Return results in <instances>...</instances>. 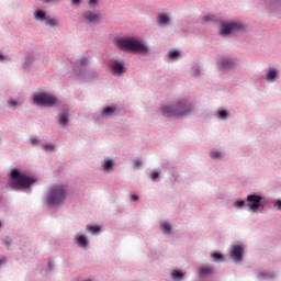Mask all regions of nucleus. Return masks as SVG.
<instances>
[{
  "label": "nucleus",
  "mask_w": 281,
  "mask_h": 281,
  "mask_svg": "<svg viewBox=\"0 0 281 281\" xmlns=\"http://www.w3.org/2000/svg\"><path fill=\"white\" fill-rule=\"evenodd\" d=\"M194 105L188 102V99H182L172 105H165L161 108V114L165 117H181V115H186V113H190Z\"/></svg>",
  "instance_id": "obj_1"
},
{
  "label": "nucleus",
  "mask_w": 281,
  "mask_h": 281,
  "mask_svg": "<svg viewBox=\"0 0 281 281\" xmlns=\"http://www.w3.org/2000/svg\"><path fill=\"white\" fill-rule=\"evenodd\" d=\"M117 47L123 52H134L136 54H148V47L144 43L135 37L120 38L116 41Z\"/></svg>",
  "instance_id": "obj_2"
},
{
  "label": "nucleus",
  "mask_w": 281,
  "mask_h": 281,
  "mask_svg": "<svg viewBox=\"0 0 281 281\" xmlns=\"http://www.w3.org/2000/svg\"><path fill=\"white\" fill-rule=\"evenodd\" d=\"M10 179L12 181L11 188H13V190H27L33 183H36V178L21 173L19 169H13L11 171Z\"/></svg>",
  "instance_id": "obj_3"
},
{
  "label": "nucleus",
  "mask_w": 281,
  "mask_h": 281,
  "mask_svg": "<svg viewBox=\"0 0 281 281\" xmlns=\"http://www.w3.org/2000/svg\"><path fill=\"white\" fill-rule=\"evenodd\" d=\"M67 199V186L54 184L48 191L46 202L49 205H60Z\"/></svg>",
  "instance_id": "obj_4"
},
{
  "label": "nucleus",
  "mask_w": 281,
  "mask_h": 281,
  "mask_svg": "<svg viewBox=\"0 0 281 281\" xmlns=\"http://www.w3.org/2000/svg\"><path fill=\"white\" fill-rule=\"evenodd\" d=\"M34 103L40 106H54L58 99L49 93H40L33 97Z\"/></svg>",
  "instance_id": "obj_5"
},
{
  "label": "nucleus",
  "mask_w": 281,
  "mask_h": 281,
  "mask_svg": "<svg viewBox=\"0 0 281 281\" xmlns=\"http://www.w3.org/2000/svg\"><path fill=\"white\" fill-rule=\"evenodd\" d=\"M86 23H91L92 25H98L102 21V14L100 12L86 11L82 14Z\"/></svg>",
  "instance_id": "obj_6"
},
{
  "label": "nucleus",
  "mask_w": 281,
  "mask_h": 281,
  "mask_svg": "<svg viewBox=\"0 0 281 281\" xmlns=\"http://www.w3.org/2000/svg\"><path fill=\"white\" fill-rule=\"evenodd\" d=\"M262 202L261 195L250 194L247 196V205L251 212H258V207H260V203Z\"/></svg>",
  "instance_id": "obj_7"
},
{
  "label": "nucleus",
  "mask_w": 281,
  "mask_h": 281,
  "mask_svg": "<svg viewBox=\"0 0 281 281\" xmlns=\"http://www.w3.org/2000/svg\"><path fill=\"white\" fill-rule=\"evenodd\" d=\"M241 27H243V25H240L238 23L223 24L222 29L220 30V34L225 36L226 34L234 32V30H240Z\"/></svg>",
  "instance_id": "obj_8"
},
{
  "label": "nucleus",
  "mask_w": 281,
  "mask_h": 281,
  "mask_svg": "<svg viewBox=\"0 0 281 281\" xmlns=\"http://www.w3.org/2000/svg\"><path fill=\"white\" fill-rule=\"evenodd\" d=\"M231 258L235 260V262H240V260H243V247L234 246L233 251L231 254Z\"/></svg>",
  "instance_id": "obj_9"
},
{
  "label": "nucleus",
  "mask_w": 281,
  "mask_h": 281,
  "mask_svg": "<svg viewBox=\"0 0 281 281\" xmlns=\"http://www.w3.org/2000/svg\"><path fill=\"white\" fill-rule=\"evenodd\" d=\"M126 71V68H124V65L114 61L112 63V74L114 76H122V74H124Z\"/></svg>",
  "instance_id": "obj_10"
},
{
  "label": "nucleus",
  "mask_w": 281,
  "mask_h": 281,
  "mask_svg": "<svg viewBox=\"0 0 281 281\" xmlns=\"http://www.w3.org/2000/svg\"><path fill=\"white\" fill-rule=\"evenodd\" d=\"M198 273L200 278H206V276H212L214 273V268L209 266H202L199 268Z\"/></svg>",
  "instance_id": "obj_11"
},
{
  "label": "nucleus",
  "mask_w": 281,
  "mask_h": 281,
  "mask_svg": "<svg viewBox=\"0 0 281 281\" xmlns=\"http://www.w3.org/2000/svg\"><path fill=\"white\" fill-rule=\"evenodd\" d=\"M220 65L223 69H234V67H236V63L228 58H222Z\"/></svg>",
  "instance_id": "obj_12"
},
{
  "label": "nucleus",
  "mask_w": 281,
  "mask_h": 281,
  "mask_svg": "<svg viewBox=\"0 0 281 281\" xmlns=\"http://www.w3.org/2000/svg\"><path fill=\"white\" fill-rule=\"evenodd\" d=\"M69 122V112L64 111L61 114H59V124L65 128L66 124Z\"/></svg>",
  "instance_id": "obj_13"
},
{
  "label": "nucleus",
  "mask_w": 281,
  "mask_h": 281,
  "mask_svg": "<svg viewBox=\"0 0 281 281\" xmlns=\"http://www.w3.org/2000/svg\"><path fill=\"white\" fill-rule=\"evenodd\" d=\"M117 109L115 106H108L102 111V117H111L112 113H115Z\"/></svg>",
  "instance_id": "obj_14"
},
{
  "label": "nucleus",
  "mask_w": 281,
  "mask_h": 281,
  "mask_svg": "<svg viewBox=\"0 0 281 281\" xmlns=\"http://www.w3.org/2000/svg\"><path fill=\"white\" fill-rule=\"evenodd\" d=\"M75 240L79 247H87V237L85 235L75 237Z\"/></svg>",
  "instance_id": "obj_15"
},
{
  "label": "nucleus",
  "mask_w": 281,
  "mask_h": 281,
  "mask_svg": "<svg viewBox=\"0 0 281 281\" xmlns=\"http://www.w3.org/2000/svg\"><path fill=\"white\" fill-rule=\"evenodd\" d=\"M168 21H170V18L167 14H164V13L158 14L159 25H167Z\"/></svg>",
  "instance_id": "obj_16"
},
{
  "label": "nucleus",
  "mask_w": 281,
  "mask_h": 281,
  "mask_svg": "<svg viewBox=\"0 0 281 281\" xmlns=\"http://www.w3.org/2000/svg\"><path fill=\"white\" fill-rule=\"evenodd\" d=\"M171 278L176 281H181L183 280V272L179 271V270H173L171 272Z\"/></svg>",
  "instance_id": "obj_17"
},
{
  "label": "nucleus",
  "mask_w": 281,
  "mask_h": 281,
  "mask_svg": "<svg viewBox=\"0 0 281 281\" xmlns=\"http://www.w3.org/2000/svg\"><path fill=\"white\" fill-rule=\"evenodd\" d=\"M277 77H278V70H276V69L269 70V72L267 74L268 82L276 80Z\"/></svg>",
  "instance_id": "obj_18"
},
{
  "label": "nucleus",
  "mask_w": 281,
  "mask_h": 281,
  "mask_svg": "<svg viewBox=\"0 0 281 281\" xmlns=\"http://www.w3.org/2000/svg\"><path fill=\"white\" fill-rule=\"evenodd\" d=\"M35 19L36 21H45L47 19V16H45V12L44 11H36L35 12Z\"/></svg>",
  "instance_id": "obj_19"
},
{
  "label": "nucleus",
  "mask_w": 281,
  "mask_h": 281,
  "mask_svg": "<svg viewBox=\"0 0 281 281\" xmlns=\"http://www.w3.org/2000/svg\"><path fill=\"white\" fill-rule=\"evenodd\" d=\"M46 25H49L50 27H56L58 25V22H56V19L47 16L45 19Z\"/></svg>",
  "instance_id": "obj_20"
},
{
  "label": "nucleus",
  "mask_w": 281,
  "mask_h": 281,
  "mask_svg": "<svg viewBox=\"0 0 281 281\" xmlns=\"http://www.w3.org/2000/svg\"><path fill=\"white\" fill-rule=\"evenodd\" d=\"M161 227L165 234H170V232H172V226L166 222L161 223Z\"/></svg>",
  "instance_id": "obj_21"
},
{
  "label": "nucleus",
  "mask_w": 281,
  "mask_h": 281,
  "mask_svg": "<svg viewBox=\"0 0 281 281\" xmlns=\"http://www.w3.org/2000/svg\"><path fill=\"white\" fill-rule=\"evenodd\" d=\"M210 157L212 159H223V156L221 155V151H216V150H211L210 151Z\"/></svg>",
  "instance_id": "obj_22"
},
{
  "label": "nucleus",
  "mask_w": 281,
  "mask_h": 281,
  "mask_svg": "<svg viewBox=\"0 0 281 281\" xmlns=\"http://www.w3.org/2000/svg\"><path fill=\"white\" fill-rule=\"evenodd\" d=\"M103 168L104 170H111V168H113V160L105 159L103 162Z\"/></svg>",
  "instance_id": "obj_23"
},
{
  "label": "nucleus",
  "mask_w": 281,
  "mask_h": 281,
  "mask_svg": "<svg viewBox=\"0 0 281 281\" xmlns=\"http://www.w3.org/2000/svg\"><path fill=\"white\" fill-rule=\"evenodd\" d=\"M211 258H213L215 262H218V260H224L225 257H223L221 252H213L211 254Z\"/></svg>",
  "instance_id": "obj_24"
},
{
  "label": "nucleus",
  "mask_w": 281,
  "mask_h": 281,
  "mask_svg": "<svg viewBox=\"0 0 281 281\" xmlns=\"http://www.w3.org/2000/svg\"><path fill=\"white\" fill-rule=\"evenodd\" d=\"M88 232H91V234H98L100 232V226H87Z\"/></svg>",
  "instance_id": "obj_25"
},
{
  "label": "nucleus",
  "mask_w": 281,
  "mask_h": 281,
  "mask_svg": "<svg viewBox=\"0 0 281 281\" xmlns=\"http://www.w3.org/2000/svg\"><path fill=\"white\" fill-rule=\"evenodd\" d=\"M218 117L221 120H227V111H225V110L220 111L218 112Z\"/></svg>",
  "instance_id": "obj_26"
},
{
  "label": "nucleus",
  "mask_w": 281,
  "mask_h": 281,
  "mask_svg": "<svg viewBox=\"0 0 281 281\" xmlns=\"http://www.w3.org/2000/svg\"><path fill=\"white\" fill-rule=\"evenodd\" d=\"M43 148L46 153H52L54 150V145H43Z\"/></svg>",
  "instance_id": "obj_27"
},
{
  "label": "nucleus",
  "mask_w": 281,
  "mask_h": 281,
  "mask_svg": "<svg viewBox=\"0 0 281 281\" xmlns=\"http://www.w3.org/2000/svg\"><path fill=\"white\" fill-rule=\"evenodd\" d=\"M179 56V50H170L169 52V58H177Z\"/></svg>",
  "instance_id": "obj_28"
},
{
  "label": "nucleus",
  "mask_w": 281,
  "mask_h": 281,
  "mask_svg": "<svg viewBox=\"0 0 281 281\" xmlns=\"http://www.w3.org/2000/svg\"><path fill=\"white\" fill-rule=\"evenodd\" d=\"M158 179H159V172L154 171V172L151 173V180H153V181H157Z\"/></svg>",
  "instance_id": "obj_29"
},
{
  "label": "nucleus",
  "mask_w": 281,
  "mask_h": 281,
  "mask_svg": "<svg viewBox=\"0 0 281 281\" xmlns=\"http://www.w3.org/2000/svg\"><path fill=\"white\" fill-rule=\"evenodd\" d=\"M9 105L11 106V109H15V106H19V102L16 101H9Z\"/></svg>",
  "instance_id": "obj_30"
},
{
  "label": "nucleus",
  "mask_w": 281,
  "mask_h": 281,
  "mask_svg": "<svg viewBox=\"0 0 281 281\" xmlns=\"http://www.w3.org/2000/svg\"><path fill=\"white\" fill-rule=\"evenodd\" d=\"M80 65H89V59L87 57H82L80 59Z\"/></svg>",
  "instance_id": "obj_31"
},
{
  "label": "nucleus",
  "mask_w": 281,
  "mask_h": 281,
  "mask_svg": "<svg viewBox=\"0 0 281 281\" xmlns=\"http://www.w3.org/2000/svg\"><path fill=\"white\" fill-rule=\"evenodd\" d=\"M134 168H142V160H134Z\"/></svg>",
  "instance_id": "obj_32"
},
{
  "label": "nucleus",
  "mask_w": 281,
  "mask_h": 281,
  "mask_svg": "<svg viewBox=\"0 0 281 281\" xmlns=\"http://www.w3.org/2000/svg\"><path fill=\"white\" fill-rule=\"evenodd\" d=\"M236 207H243V205H245V201L239 200L235 203Z\"/></svg>",
  "instance_id": "obj_33"
},
{
  "label": "nucleus",
  "mask_w": 281,
  "mask_h": 281,
  "mask_svg": "<svg viewBox=\"0 0 281 281\" xmlns=\"http://www.w3.org/2000/svg\"><path fill=\"white\" fill-rule=\"evenodd\" d=\"M30 142L33 146H36V144H38V139L36 138H31Z\"/></svg>",
  "instance_id": "obj_34"
},
{
  "label": "nucleus",
  "mask_w": 281,
  "mask_h": 281,
  "mask_svg": "<svg viewBox=\"0 0 281 281\" xmlns=\"http://www.w3.org/2000/svg\"><path fill=\"white\" fill-rule=\"evenodd\" d=\"M276 207H278V210H281V200H278L276 202Z\"/></svg>",
  "instance_id": "obj_35"
},
{
  "label": "nucleus",
  "mask_w": 281,
  "mask_h": 281,
  "mask_svg": "<svg viewBox=\"0 0 281 281\" xmlns=\"http://www.w3.org/2000/svg\"><path fill=\"white\" fill-rule=\"evenodd\" d=\"M98 3V0H89V5H95Z\"/></svg>",
  "instance_id": "obj_36"
},
{
  "label": "nucleus",
  "mask_w": 281,
  "mask_h": 281,
  "mask_svg": "<svg viewBox=\"0 0 281 281\" xmlns=\"http://www.w3.org/2000/svg\"><path fill=\"white\" fill-rule=\"evenodd\" d=\"M138 199H139V196H137L135 194L132 195V201H138Z\"/></svg>",
  "instance_id": "obj_37"
},
{
  "label": "nucleus",
  "mask_w": 281,
  "mask_h": 281,
  "mask_svg": "<svg viewBox=\"0 0 281 281\" xmlns=\"http://www.w3.org/2000/svg\"><path fill=\"white\" fill-rule=\"evenodd\" d=\"M3 60H5V56H3L2 54H0V63H3Z\"/></svg>",
  "instance_id": "obj_38"
},
{
  "label": "nucleus",
  "mask_w": 281,
  "mask_h": 281,
  "mask_svg": "<svg viewBox=\"0 0 281 281\" xmlns=\"http://www.w3.org/2000/svg\"><path fill=\"white\" fill-rule=\"evenodd\" d=\"M259 276H260V278H266L267 277L266 273H260Z\"/></svg>",
  "instance_id": "obj_39"
},
{
  "label": "nucleus",
  "mask_w": 281,
  "mask_h": 281,
  "mask_svg": "<svg viewBox=\"0 0 281 281\" xmlns=\"http://www.w3.org/2000/svg\"><path fill=\"white\" fill-rule=\"evenodd\" d=\"M72 3H80V0H72Z\"/></svg>",
  "instance_id": "obj_40"
},
{
  "label": "nucleus",
  "mask_w": 281,
  "mask_h": 281,
  "mask_svg": "<svg viewBox=\"0 0 281 281\" xmlns=\"http://www.w3.org/2000/svg\"><path fill=\"white\" fill-rule=\"evenodd\" d=\"M48 267H52V262L48 263Z\"/></svg>",
  "instance_id": "obj_41"
},
{
  "label": "nucleus",
  "mask_w": 281,
  "mask_h": 281,
  "mask_svg": "<svg viewBox=\"0 0 281 281\" xmlns=\"http://www.w3.org/2000/svg\"><path fill=\"white\" fill-rule=\"evenodd\" d=\"M0 265H3V261H2V260H0Z\"/></svg>",
  "instance_id": "obj_42"
},
{
  "label": "nucleus",
  "mask_w": 281,
  "mask_h": 281,
  "mask_svg": "<svg viewBox=\"0 0 281 281\" xmlns=\"http://www.w3.org/2000/svg\"><path fill=\"white\" fill-rule=\"evenodd\" d=\"M0 227H1V223H0Z\"/></svg>",
  "instance_id": "obj_43"
}]
</instances>
